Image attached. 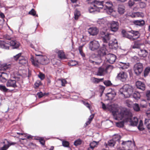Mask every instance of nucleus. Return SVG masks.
Returning a JSON list of instances; mask_svg holds the SVG:
<instances>
[{
    "instance_id": "obj_42",
    "label": "nucleus",
    "mask_w": 150,
    "mask_h": 150,
    "mask_svg": "<svg viewBox=\"0 0 150 150\" xmlns=\"http://www.w3.org/2000/svg\"><path fill=\"white\" fill-rule=\"evenodd\" d=\"M6 143H7V144H6L8 145L9 146L11 145H14L15 144H16V143L14 142H9L7 140L5 139L4 140V142H3L4 144Z\"/></svg>"
},
{
    "instance_id": "obj_49",
    "label": "nucleus",
    "mask_w": 150,
    "mask_h": 150,
    "mask_svg": "<svg viewBox=\"0 0 150 150\" xmlns=\"http://www.w3.org/2000/svg\"><path fill=\"white\" fill-rule=\"evenodd\" d=\"M83 104L86 106L87 108H88L90 110H91L90 105L86 101H82Z\"/></svg>"
},
{
    "instance_id": "obj_39",
    "label": "nucleus",
    "mask_w": 150,
    "mask_h": 150,
    "mask_svg": "<svg viewBox=\"0 0 150 150\" xmlns=\"http://www.w3.org/2000/svg\"><path fill=\"white\" fill-rule=\"evenodd\" d=\"M97 145V142L95 141H93V142H91L89 144V146L94 149V148L96 147Z\"/></svg>"
},
{
    "instance_id": "obj_20",
    "label": "nucleus",
    "mask_w": 150,
    "mask_h": 150,
    "mask_svg": "<svg viewBox=\"0 0 150 150\" xmlns=\"http://www.w3.org/2000/svg\"><path fill=\"white\" fill-rule=\"evenodd\" d=\"M116 95V93L114 90H112L110 92L107 93L106 96L108 97V100H112Z\"/></svg>"
},
{
    "instance_id": "obj_27",
    "label": "nucleus",
    "mask_w": 150,
    "mask_h": 150,
    "mask_svg": "<svg viewBox=\"0 0 150 150\" xmlns=\"http://www.w3.org/2000/svg\"><path fill=\"white\" fill-rule=\"evenodd\" d=\"M122 33L123 34V35L124 37H126L131 40H134V37L131 35H129L126 32L125 30H122Z\"/></svg>"
},
{
    "instance_id": "obj_53",
    "label": "nucleus",
    "mask_w": 150,
    "mask_h": 150,
    "mask_svg": "<svg viewBox=\"0 0 150 150\" xmlns=\"http://www.w3.org/2000/svg\"><path fill=\"white\" fill-rule=\"evenodd\" d=\"M6 79L4 77H2V75L0 74V81L2 83H4L6 81Z\"/></svg>"
},
{
    "instance_id": "obj_7",
    "label": "nucleus",
    "mask_w": 150,
    "mask_h": 150,
    "mask_svg": "<svg viewBox=\"0 0 150 150\" xmlns=\"http://www.w3.org/2000/svg\"><path fill=\"white\" fill-rule=\"evenodd\" d=\"M13 58L16 60H18L19 63L22 65L28 64V59L27 57L21 56V53H19L13 56Z\"/></svg>"
},
{
    "instance_id": "obj_34",
    "label": "nucleus",
    "mask_w": 150,
    "mask_h": 150,
    "mask_svg": "<svg viewBox=\"0 0 150 150\" xmlns=\"http://www.w3.org/2000/svg\"><path fill=\"white\" fill-rule=\"evenodd\" d=\"M144 124L147 126V128L150 132V119H146L145 120Z\"/></svg>"
},
{
    "instance_id": "obj_57",
    "label": "nucleus",
    "mask_w": 150,
    "mask_h": 150,
    "mask_svg": "<svg viewBox=\"0 0 150 150\" xmlns=\"http://www.w3.org/2000/svg\"><path fill=\"white\" fill-rule=\"evenodd\" d=\"M1 75H2V77L3 76L6 79L8 78V74L5 72H2L1 73Z\"/></svg>"
},
{
    "instance_id": "obj_33",
    "label": "nucleus",
    "mask_w": 150,
    "mask_h": 150,
    "mask_svg": "<svg viewBox=\"0 0 150 150\" xmlns=\"http://www.w3.org/2000/svg\"><path fill=\"white\" fill-rule=\"evenodd\" d=\"M104 68L102 67H100L99 68L97 73V75L98 76H101L103 75V72L104 71Z\"/></svg>"
},
{
    "instance_id": "obj_48",
    "label": "nucleus",
    "mask_w": 150,
    "mask_h": 150,
    "mask_svg": "<svg viewBox=\"0 0 150 150\" xmlns=\"http://www.w3.org/2000/svg\"><path fill=\"white\" fill-rule=\"evenodd\" d=\"M38 76L41 80H43L45 78V75L40 72L39 73Z\"/></svg>"
},
{
    "instance_id": "obj_12",
    "label": "nucleus",
    "mask_w": 150,
    "mask_h": 150,
    "mask_svg": "<svg viewBox=\"0 0 150 150\" xmlns=\"http://www.w3.org/2000/svg\"><path fill=\"white\" fill-rule=\"evenodd\" d=\"M119 80L122 82H125L127 80V75L125 72H121L118 74L116 77Z\"/></svg>"
},
{
    "instance_id": "obj_29",
    "label": "nucleus",
    "mask_w": 150,
    "mask_h": 150,
    "mask_svg": "<svg viewBox=\"0 0 150 150\" xmlns=\"http://www.w3.org/2000/svg\"><path fill=\"white\" fill-rule=\"evenodd\" d=\"M56 52L58 54V56L59 58L61 59H64L66 57L64 53L62 50H59Z\"/></svg>"
},
{
    "instance_id": "obj_52",
    "label": "nucleus",
    "mask_w": 150,
    "mask_h": 150,
    "mask_svg": "<svg viewBox=\"0 0 150 150\" xmlns=\"http://www.w3.org/2000/svg\"><path fill=\"white\" fill-rule=\"evenodd\" d=\"M4 21V19L0 18V29L2 28Z\"/></svg>"
},
{
    "instance_id": "obj_35",
    "label": "nucleus",
    "mask_w": 150,
    "mask_h": 150,
    "mask_svg": "<svg viewBox=\"0 0 150 150\" xmlns=\"http://www.w3.org/2000/svg\"><path fill=\"white\" fill-rule=\"evenodd\" d=\"M126 121L125 120H123L121 121L116 123V125L117 127H122L124 126V122Z\"/></svg>"
},
{
    "instance_id": "obj_44",
    "label": "nucleus",
    "mask_w": 150,
    "mask_h": 150,
    "mask_svg": "<svg viewBox=\"0 0 150 150\" xmlns=\"http://www.w3.org/2000/svg\"><path fill=\"white\" fill-rule=\"evenodd\" d=\"M150 71V67H146L144 71V75L146 76L147 75L149 72Z\"/></svg>"
},
{
    "instance_id": "obj_64",
    "label": "nucleus",
    "mask_w": 150,
    "mask_h": 150,
    "mask_svg": "<svg viewBox=\"0 0 150 150\" xmlns=\"http://www.w3.org/2000/svg\"><path fill=\"white\" fill-rule=\"evenodd\" d=\"M132 48L133 49L139 48V45L136 44H134L132 47Z\"/></svg>"
},
{
    "instance_id": "obj_61",
    "label": "nucleus",
    "mask_w": 150,
    "mask_h": 150,
    "mask_svg": "<svg viewBox=\"0 0 150 150\" xmlns=\"http://www.w3.org/2000/svg\"><path fill=\"white\" fill-rule=\"evenodd\" d=\"M146 96L148 98V99L150 100V91H147L146 93Z\"/></svg>"
},
{
    "instance_id": "obj_56",
    "label": "nucleus",
    "mask_w": 150,
    "mask_h": 150,
    "mask_svg": "<svg viewBox=\"0 0 150 150\" xmlns=\"http://www.w3.org/2000/svg\"><path fill=\"white\" fill-rule=\"evenodd\" d=\"M9 147V146L6 144H5L0 149V150H6Z\"/></svg>"
},
{
    "instance_id": "obj_5",
    "label": "nucleus",
    "mask_w": 150,
    "mask_h": 150,
    "mask_svg": "<svg viewBox=\"0 0 150 150\" xmlns=\"http://www.w3.org/2000/svg\"><path fill=\"white\" fill-rule=\"evenodd\" d=\"M100 35L103 42L105 43L103 44L104 47L100 50L99 52V54L101 56H103L106 54V47L107 45H108L110 42V33H106L104 32H101Z\"/></svg>"
},
{
    "instance_id": "obj_58",
    "label": "nucleus",
    "mask_w": 150,
    "mask_h": 150,
    "mask_svg": "<svg viewBox=\"0 0 150 150\" xmlns=\"http://www.w3.org/2000/svg\"><path fill=\"white\" fill-rule=\"evenodd\" d=\"M61 83L62 85L63 86H64L67 83V82L66 80L62 79L61 80Z\"/></svg>"
},
{
    "instance_id": "obj_3",
    "label": "nucleus",
    "mask_w": 150,
    "mask_h": 150,
    "mask_svg": "<svg viewBox=\"0 0 150 150\" xmlns=\"http://www.w3.org/2000/svg\"><path fill=\"white\" fill-rule=\"evenodd\" d=\"M119 92L125 98L132 96L134 100H138L140 99L141 97L138 91H134L132 86L128 84L125 85L120 88Z\"/></svg>"
},
{
    "instance_id": "obj_45",
    "label": "nucleus",
    "mask_w": 150,
    "mask_h": 150,
    "mask_svg": "<svg viewBox=\"0 0 150 150\" xmlns=\"http://www.w3.org/2000/svg\"><path fill=\"white\" fill-rule=\"evenodd\" d=\"M29 14L33 16H38L37 14L36 15V11L33 9H32L29 12Z\"/></svg>"
},
{
    "instance_id": "obj_47",
    "label": "nucleus",
    "mask_w": 150,
    "mask_h": 150,
    "mask_svg": "<svg viewBox=\"0 0 150 150\" xmlns=\"http://www.w3.org/2000/svg\"><path fill=\"white\" fill-rule=\"evenodd\" d=\"M81 141L80 139H78L76 140L74 143V144L76 146H77L81 144Z\"/></svg>"
},
{
    "instance_id": "obj_18",
    "label": "nucleus",
    "mask_w": 150,
    "mask_h": 150,
    "mask_svg": "<svg viewBox=\"0 0 150 150\" xmlns=\"http://www.w3.org/2000/svg\"><path fill=\"white\" fill-rule=\"evenodd\" d=\"M108 45L111 46L112 48L117 49L118 47L117 42L116 39L114 40V41H110Z\"/></svg>"
},
{
    "instance_id": "obj_54",
    "label": "nucleus",
    "mask_w": 150,
    "mask_h": 150,
    "mask_svg": "<svg viewBox=\"0 0 150 150\" xmlns=\"http://www.w3.org/2000/svg\"><path fill=\"white\" fill-rule=\"evenodd\" d=\"M104 83L105 85L107 86H110L112 85L111 81L109 80L105 81L104 82Z\"/></svg>"
},
{
    "instance_id": "obj_26",
    "label": "nucleus",
    "mask_w": 150,
    "mask_h": 150,
    "mask_svg": "<svg viewBox=\"0 0 150 150\" xmlns=\"http://www.w3.org/2000/svg\"><path fill=\"white\" fill-rule=\"evenodd\" d=\"M133 23L135 25L140 26H142L145 24L144 21L142 20L134 21Z\"/></svg>"
},
{
    "instance_id": "obj_50",
    "label": "nucleus",
    "mask_w": 150,
    "mask_h": 150,
    "mask_svg": "<svg viewBox=\"0 0 150 150\" xmlns=\"http://www.w3.org/2000/svg\"><path fill=\"white\" fill-rule=\"evenodd\" d=\"M62 144L63 146L65 147H68L69 146V143L67 141H63Z\"/></svg>"
},
{
    "instance_id": "obj_41",
    "label": "nucleus",
    "mask_w": 150,
    "mask_h": 150,
    "mask_svg": "<svg viewBox=\"0 0 150 150\" xmlns=\"http://www.w3.org/2000/svg\"><path fill=\"white\" fill-rule=\"evenodd\" d=\"M74 15L75 19H78L79 16L80 15V12L77 10H76L74 12Z\"/></svg>"
},
{
    "instance_id": "obj_23",
    "label": "nucleus",
    "mask_w": 150,
    "mask_h": 150,
    "mask_svg": "<svg viewBox=\"0 0 150 150\" xmlns=\"http://www.w3.org/2000/svg\"><path fill=\"white\" fill-rule=\"evenodd\" d=\"M128 32L130 33L133 34V35L132 36L134 37V40L137 39L140 37V33L137 31L131 30L130 31H128Z\"/></svg>"
},
{
    "instance_id": "obj_51",
    "label": "nucleus",
    "mask_w": 150,
    "mask_h": 150,
    "mask_svg": "<svg viewBox=\"0 0 150 150\" xmlns=\"http://www.w3.org/2000/svg\"><path fill=\"white\" fill-rule=\"evenodd\" d=\"M4 37L6 39L8 40L9 41H10L13 39L11 37V36L8 34H6L4 35Z\"/></svg>"
},
{
    "instance_id": "obj_37",
    "label": "nucleus",
    "mask_w": 150,
    "mask_h": 150,
    "mask_svg": "<svg viewBox=\"0 0 150 150\" xmlns=\"http://www.w3.org/2000/svg\"><path fill=\"white\" fill-rule=\"evenodd\" d=\"M78 64L77 62L75 60H71L68 63L69 66H73L76 65Z\"/></svg>"
},
{
    "instance_id": "obj_22",
    "label": "nucleus",
    "mask_w": 150,
    "mask_h": 150,
    "mask_svg": "<svg viewBox=\"0 0 150 150\" xmlns=\"http://www.w3.org/2000/svg\"><path fill=\"white\" fill-rule=\"evenodd\" d=\"M136 85L137 88L142 91L144 90L145 89L144 84L140 81H137L136 83Z\"/></svg>"
},
{
    "instance_id": "obj_6",
    "label": "nucleus",
    "mask_w": 150,
    "mask_h": 150,
    "mask_svg": "<svg viewBox=\"0 0 150 150\" xmlns=\"http://www.w3.org/2000/svg\"><path fill=\"white\" fill-rule=\"evenodd\" d=\"M120 138L121 137L120 135H115L113 136L112 139L108 141L107 143H105V145L106 147L108 146L110 147H113L116 142H118L119 143L120 142Z\"/></svg>"
},
{
    "instance_id": "obj_43",
    "label": "nucleus",
    "mask_w": 150,
    "mask_h": 150,
    "mask_svg": "<svg viewBox=\"0 0 150 150\" xmlns=\"http://www.w3.org/2000/svg\"><path fill=\"white\" fill-rule=\"evenodd\" d=\"M37 94V95L38 96L39 98H40L46 95H48V93H43L42 92H40L38 93Z\"/></svg>"
},
{
    "instance_id": "obj_15",
    "label": "nucleus",
    "mask_w": 150,
    "mask_h": 150,
    "mask_svg": "<svg viewBox=\"0 0 150 150\" xmlns=\"http://www.w3.org/2000/svg\"><path fill=\"white\" fill-rule=\"evenodd\" d=\"M118 23L117 22L112 21L110 23V30L113 32L116 31L118 29Z\"/></svg>"
},
{
    "instance_id": "obj_59",
    "label": "nucleus",
    "mask_w": 150,
    "mask_h": 150,
    "mask_svg": "<svg viewBox=\"0 0 150 150\" xmlns=\"http://www.w3.org/2000/svg\"><path fill=\"white\" fill-rule=\"evenodd\" d=\"M39 139V142L41 144H42L43 145H45V141L44 140V139L43 138H40L39 139Z\"/></svg>"
},
{
    "instance_id": "obj_17",
    "label": "nucleus",
    "mask_w": 150,
    "mask_h": 150,
    "mask_svg": "<svg viewBox=\"0 0 150 150\" xmlns=\"http://www.w3.org/2000/svg\"><path fill=\"white\" fill-rule=\"evenodd\" d=\"M10 47H12L13 49H17L18 48L20 45L19 42L16 40L13 39L9 41Z\"/></svg>"
},
{
    "instance_id": "obj_60",
    "label": "nucleus",
    "mask_w": 150,
    "mask_h": 150,
    "mask_svg": "<svg viewBox=\"0 0 150 150\" xmlns=\"http://www.w3.org/2000/svg\"><path fill=\"white\" fill-rule=\"evenodd\" d=\"M128 5L129 6H132L134 4V2L132 0H129L128 1Z\"/></svg>"
},
{
    "instance_id": "obj_55",
    "label": "nucleus",
    "mask_w": 150,
    "mask_h": 150,
    "mask_svg": "<svg viewBox=\"0 0 150 150\" xmlns=\"http://www.w3.org/2000/svg\"><path fill=\"white\" fill-rule=\"evenodd\" d=\"M139 5L141 8H143L146 6V4L143 2H141L139 3Z\"/></svg>"
},
{
    "instance_id": "obj_13",
    "label": "nucleus",
    "mask_w": 150,
    "mask_h": 150,
    "mask_svg": "<svg viewBox=\"0 0 150 150\" xmlns=\"http://www.w3.org/2000/svg\"><path fill=\"white\" fill-rule=\"evenodd\" d=\"M10 47L9 41H6L3 40H0V48L2 49L8 50Z\"/></svg>"
},
{
    "instance_id": "obj_14",
    "label": "nucleus",
    "mask_w": 150,
    "mask_h": 150,
    "mask_svg": "<svg viewBox=\"0 0 150 150\" xmlns=\"http://www.w3.org/2000/svg\"><path fill=\"white\" fill-rule=\"evenodd\" d=\"M6 86L7 87L16 88L17 87L16 81L15 80L9 79L6 83Z\"/></svg>"
},
{
    "instance_id": "obj_63",
    "label": "nucleus",
    "mask_w": 150,
    "mask_h": 150,
    "mask_svg": "<svg viewBox=\"0 0 150 150\" xmlns=\"http://www.w3.org/2000/svg\"><path fill=\"white\" fill-rule=\"evenodd\" d=\"M94 117V114H92L89 117L88 119V120L91 121V122L92 121L93 119V117Z\"/></svg>"
},
{
    "instance_id": "obj_19",
    "label": "nucleus",
    "mask_w": 150,
    "mask_h": 150,
    "mask_svg": "<svg viewBox=\"0 0 150 150\" xmlns=\"http://www.w3.org/2000/svg\"><path fill=\"white\" fill-rule=\"evenodd\" d=\"M98 30L96 27H92L90 28L88 30L89 33L91 35H95L97 34L98 32Z\"/></svg>"
},
{
    "instance_id": "obj_11",
    "label": "nucleus",
    "mask_w": 150,
    "mask_h": 150,
    "mask_svg": "<svg viewBox=\"0 0 150 150\" xmlns=\"http://www.w3.org/2000/svg\"><path fill=\"white\" fill-rule=\"evenodd\" d=\"M89 48L92 51L97 50L100 47L98 42L95 40L91 41L89 44Z\"/></svg>"
},
{
    "instance_id": "obj_62",
    "label": "nucleus",
    "mask_w": 150,
    "mask_h": 150,
    "mask_svg": "<svg viewBox=\"0 0 150 150\" xmlns=\"http://www.w3.org/2000/svg\"><path fill=\"white\" fill-rule=\"evenodd\" d=\"M146 115L147 116L149 117H150V109L146 111Z\"/></svg>"
},
{
    "instance_id": "obj_2",
    "label": "nucleus",
    "mask_w": 150,
    "mask_h": 150,
    "mask_svg": "<svg viewBox=\"0 0 150 150\" xmlns=\"http://www.w3.org/2000/svg\"><path fill=\"white\" fill-rule=\"evenodd\" d=\"M110 108L111 109H109V110L112 112L113 117L115 120H123L128 121L130 118L131 113L128 110L122 109L119 110L117 109H114L112 106Z\"/></svg>"
},
{
    "instance_id": "obj_46",
    "label": "nucleus",
    "mask_w": 150,
    "mask_h": 150,
    "mask_svg": "<svg viewBox=\"0 0 150 150\" xmlns=\"http://www.w3.org/2000/svg\"><path fill=\"white\" fill-rule=\"evenodd\" d=\"M82 46H80L79 47V50L81 55L83 57H85V54L82 51Z\"/></svg>"
},
{
    "instance_id": "obj_30",
    "label": "nucleus",
    "mask_w": 150,
    "mask_h": 150,
    "mask_svg": "<svg viewBox=\"0 0 150 150\" xmlns=\"http://www.w3.org/2000/svg\"><path fill=\"white\" fill-rule=\"evenodd\" d=\"M103 78L97 79L95 77H93L91 79V81L93 83H98L100 82L103 81Z\"/></svg>"
},
{
    "instance_id": "obj_36",
    "label": "nucleus",
    "mask_w": 150,
    "mask_h": 150,
    "mask_svg": "<svg viewBox=\"0 0 150 150\" xmlns=\"http://www.w3.org/2000/svg\"><path fill=\"white\" fill-rule=\"evenodd\" d=\"M0 90L4 92H7L8 90L10 91L5 86L2 85H0Z\"/></svg>"
},
{
    "instance_id": "obj_21",
    "label": "nucleus",
    "mask_w": 150,
    "mask_h": 150,
    "mask_svg": "<svg viewBox=\"0 0 150 150\" xmlns=\"http://www.w3.org/2000/svg\"><path fill=\"white\" fill-rule=\"evenodd\" d=\"M148 54L147 51L144 50L140 49L138 52V54L141 57L144 58Z\"/></svg>"
},
{
    "instance_id": "obj_1",
    "label": "nucleus",
    "mask_w": 150,
    "mask_h": 150,
    "mask_svg": "<svg viewBox=\"0 0 150 150\" xmlns=\"http://www.w3.org/2000/svg\"><path fill=\"white\" fill-rule=\"evenodd\" d=\"M89 3L91 4L88 8L90 13L96 11L102 12V10L108 9L109 12L112 13L113 11L112 4L111 1L104 2L100 1L98 0H88Z\"/></svg>"
},
{
    "instance_id": "obj_31",
    "label": "nucleus",
    "mask_w": 150,
    "mask_h": 150,
    "mask_svg": "<svg viewBox=\"0 0 150 150\" xmlns=\"http://www.w3.org/2000/svg\"><path fill=\"white\" fill-rule=\"evenodd\" d=\"M118 11L121 14L124 13L125 11L124 7L123 5H119L118 8Z\"/></svg>"
},
{
    "instance_id": "obj_8",
    "label": "nucleus",
    "mask_w": 150,
    "mask_h": 150,
    "mask_svg": "<svg viewBox=\"0 0 150 150\" xmlns=\"http://www.w3.org/2000/svg\"><path fill=\"white\" fill-rule=\"evenodd\" d=\"M97 57H96V55L94 54H91L89 57V62L93 64L99 65L101 62L102 60L100 58L98 59L97 61Z\"/></svg>"
},
{
    "instance_id": "obj_40",
    "label": "nucleus",
    "mask_w": 150,
    "mask_h": 150,
    "mask_svg": "<svg viewBox=\"0 0 150 150\" xmlns=\"http://www.w3.org/2000/svg\"><path fill=\"white\" fill-rule=\"evenodd\" d=\"M133 108L134 110L135 111H139L140 110V107L138 104H134L133 106Z\"/></svg>"
},
{
    "instance_id": "obj_9",
    "label": "nucleus",
    "mask_w": 150,
    "mask_h": 150,
    "mask_svg": "<svg viewBox=\"0 0 150 150\" xmlns=\"http://www.w3.org/2000/svg\"><path fill=\"white\" fill-rule=\"evenodd\" d=\"M134 70L137 75H139L143 70V65L140 63H137L134 66Z\"/></svg>"
},
{
    "instance_id": "obj_4",
    "label": "nucleus",
    "mask_w": 150,
    "mask_h": 150,
    "mask_svg": "<svg viewBox=\"0 0 150 150\" xmlns=\"http://www.w3.org/2000/svg\"><path fill=\"white\" fill-rule=\"evenodd\" d=\"M35 55L39 57L37 58H35L34 57L31 56L30 59V60L32 64L35 66L38 67L39 64L46 65L50 62V60L46 56H43L36 54H35Z\"/></svg>"
},
{
    "instance_id": "obj_16",
    "label": "nucleus",
    "mask_w": 150,
    "mask_h": 150,
    "mask_svg": "<svg viewBox=\"0 0 150 150\" xmlns=\"http://www.w3.org/2000/svg\"><path fill=\"white\" fill-rule=\"evenodd\" d=\"M121 143V145L122 147L128 149L129 148L131 145L132 144L131 141L128 140L127 141H122Z\"/></svg>"
},
{
    "instance_id": "obj_38",
    "label": "nucleus",
    "mask_w": 150,
    "mask_h": 150,
    "mask_svg": "<svg viewBox=\"0 0 150 150\" xmlns=\"http://www.w3.org/2000/svg\"><path fill=\"white\" fill-rule=\"evenodd\" d=\"M138 129L141 131H142L144 130V128L143 127V123L142 121L140 120L139 122V125L138 127Z\"/></svg>"
},
{
    "instance_id": "obj_32",
    "label": "nucleus",
    "mask_w": 150,
    "mask_h": 150,
    "mask_svg": "<svg viewBox=\"0 0 150 150\" xmlns=\"http://www.w3.org/2000/svg\"><path fill=\"white\" fill-rule=\"evenodd\" d=\"M97 23L101 26L103 27H104V25L107 23L106 21L103 19H99Z\"/></svg>"
},
{
    "instance_id": "obj_10",
    "label": "nucleus",
    "mask_w": 150,
    "mask_h": 150,
    "mask_svg": "<svg viewBox=\"0 0 150 150\" xmlns=\"http://www.w3.org/2000/svg\"><path fill=\"white\" fill-rule=\"evenodd\" d=\"M106 54L104 55H104H105V58L106 60V61L108 62L110 64H113L115 61L116 58V56L114 54H108L107 55H106ZM100 57L102 56H101L100 54Z\"/></svg>"
},
{
    "instance_id": "obj_25",
    "label": "nucleus",
    "mask_w": 150,
    "mask_h": 150,
    "mask_svg": "<svg viewBox=\"0 0 150 150\" xmlns=\"http://www.w3.org/2000/svg\"><path fill=\"white\" fill-rule=\"evenodd\" d=\"M131 116H132V115ZM131 116L129 120L128 121L130 120V124L132 126H137L138 123V119L136 117H134L132 119H131Z\"/></svg>"
},
{
    "instance_id": "obj_24",
    "label": "nucleus",
    "mask_w": 150,
    "mask_h": 150,
    "mask_svg": "<svg viewBox=\"0 0 150 150\" xmlns=\"http://www.w3.org/2000/svg\"><path fill=\"white\" fill-rule=\"evenodd\" d=\"M119 65L120 68L124 69L128 68L129 67V64L128 62H119Z\"/></svg>"
},
{
    "instance_id": "obj_28",
    "label": "nucleus",
    "mask_w": 150,
    "mask_h": 150,
    "mask_svg": "<svg viewBox=\"0 0 150 150\" xmlns=\"http://www.w3.org/2000/svg\"><path fill=\"white\" fill-rule=\"evenodd\" d=\"M11 65L9 64H3L0 66V70H6L10 68Z\"/></svg>"
}]
</instances>
